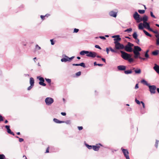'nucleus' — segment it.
I'll list each match as a JSON object with an SVG mask.
<instances>
[{"label":"nucleus","mask_w":159,"mask_h":159,"mask_svg":"<svg viewBox=\"0 0 159 159\" xmlns=\"http://www.w3.org/2000/svg\"><path fill=\"white\" fill-rule=\"evenodd\" d=\"M134 46V44L130 42H128L127 44L124 46V48L125 50L129 52H131L133 51V49L132 47Z\"/></svg>","instance_id":"1"},{"label":"nucleus","mask_w":159,"mask_h":159,"mask_svg":"<svg viewBox=\"0 0 159 159\" xmlns=\"http://www.w3.org/2000/svg\"><path fill=\"white\" fill-rule=\"evenodd\" d=\"M120 52L121 53V56L125 60H127L129 58L131 57V56L130 54L125 52L121 50H120Z\"/></svg>","instance_id":"2"},{"label":"nucleus","mask_w":159,"mask_h":159,"mask_svg":"<svg viewBox=\"0 0 159 159\" xmlns=\"http://www.w3.org/2000/svg\"><path fill=\"white\" fill-rule=\"evenodd\" d=\"M148 87L149 88V91L151 94L156 93L157 87L155 85H149Z\"/></svg>","instance_id":"3"},{"label":"nucleus","mask_w":159,"mask_h":159,"mask_svg":"<svg viewBox=\"0 0 159 159\" xmlns=\"http://www.w3.org/2000/svg\"><path fill=\"white\" fill-rule=\"evenodd\" d=\"M45 102L47 105H50L54 102V100L52 98L50 97H47L45 99Z\"/></svg>","instance_id":"4"},{"label":"nucleus","mask_w":159,"mask_h":159,"mask_svg":"<svg viewBox=\"0 0 159 159\" xmlns=\"http://www.w3.org/2000/svg\"><path fill=\"white\" fill-rule=\"evenodd\" d=\"M133 17L134 19L137 20V23L140 22L141 18L140 17V15L138 14L137 12L136 11L135 12L133 15Z\"/></svg>","instance_id":"5"},{"label":"nucleus","mask_w":159,"mask_h":159,"mask_svg":"<svg viewBox=\"0 0 159 159\" xmlns=\"http://www.w3.org/2000/svg\"><path fill=\"white\" fill-rule=\"evenodd\" d=\"M121 150L126 158V159H130L129 156V152L128 150L126 149H124L123 148H121Z\"/></svg>","instance_id":"6"},{"label":"nucleus","mask_w":159,"mask_h":159,"mask_svg":"<svg viewBox=\"0 0 159 159\" xmlns=\"http://www.w3.org/2000/svg\"><path fill=\"white\" fill-rule=\"evenodd\" d=\"M115 47L117 49H123L124 48V46L119 42L115 44Z\"/></svg>","instance_id":"7"},{"label":"nucleus","mask_w":159,"mask_h":159,"mask_svg":"<svg viewBox=\"0 0 159 159\" xmlns=\"http://www.w3.org/2000/svg\"><path fill=\"white\" fill-rule=\"evenodd\" d=\"M97 53L95 52L89 51L88 53L86 55V56L88 57L94 58L97 56Z\"/></svg>","instance_id":"8"},{"label":"nucleus","mask_w":159,"mask_h":159,"mask_svg":"<svg viewBox=\"0 0 159 159\" xmlns=\"http://www.w3.org/2000/svg\"><path fill=\"white\" fill-rule=\"evenodd\" d=\"M37 78L39 79V80L40 81L39 82V84L40 85L44 86H45L46 85V84L43 83V82L44 81V80L43 78L42 77H40L39 76H38L37 77Z\"/></svg>","instance_id":"9"},{"label":"nucleus","mask_w":159,"mask_h":159,"mask_svg":"<svg viewBox=\"0 0 159 159\" xmlns=\"http://www.w3.org/2000/svg\"><path fill=\"white\" fill-rule=\"evenodd\" d=\"M142 50V49L140 47L138 46H134V49H133V51L134 53V52H140Z\"/></svg>","instance_id":"10"},{"label":"nucleus","mask_w":159,"mask_h":159,"mask_svg":"<svg viewBox=\"0 0 159 159\" xmlns=\"http://www.w3.org/2000/svg\"><path fill=\"white\" fill-rule=\"evenodd\" d=\"M117 12L112 11L109 12V14L111 16L116 17L117 16Z\"/></svg>","instance_id":"11"},{"label":"nucleus","mask_w":159,"mask_h":159,"mask_svg":"<svg viewBox=\"0 0 159 159\" xmlns=\"http://www.w3.org/2000/svg\"><path fill=\"white\" fill-rule=\"evenodd\" d=\"M100 146H102V145L100 144L99 143L97 145H93L92 146V148L93 150L95 151H98L99 150V148H100V146Z\"/></svg>","instance_id":"12"},{"label":"nucleus","mask_w":159,"mask_h":159,"mask_svg":"<svg viewBox=\"0 0 159 159\" xmlns=\"http://www.w3.org/2000/svg\"><path fill=\"white\" fill-rule=\"evenodd\" d=\"M148 19V16L146 15H144L142 18H141L140 20V22L142 21H143V23L146 22Z\"/></svg>","instance_id":"13"},{"label":"nucleus","mask_w":159,"mask_h":159,"mask_svg":"<svg viewBox=\"0 0 159 159\" xmlns=\"http://www.w3.org/2000/svg\"><path fill=\"white\" fill-rule=\"evenodd\" d=\"M159 74V66L156 64H154V66L153 68Z\"/></svg>","instance_id":"14"},{"label":"nucleus","mask_w":159,"mask_h":159,"mask_svg":"<svg viewBox=\"0 0 159 159\" xmlns=\"http://www.w3.org/2000/svg\"><path fill=\"white\" fill-rule=\"evenodd\" d=\"M117 68L120 70H124L126 69V66L123 65H120L117 66Z\"/></svg>","instance_id":"15"},{"label":"nucleus","mask_w":159,"mask_h":159,"mask_svg":"<svg viewBox=\"0 0 159 159\" xmlns=\"http://www.w3.org/2000/svg\"><path fill=\"white\" fill-rule=\"evenodd\" d=\"M121 40V39L120 38V35H119L116 38L114 39V44H115L117 43H119V41H120Z\"/></svg>","instance_id":"16"},{"label":"nucleus","mask_w":159,"mask_h":159,"mask_svg":"<svg viewBox=\"0 0 159 159\" xmlns=\"http://www.w3.org/2000/svg\"><path fill=\"white\" fill-rule=\"evenodd\" d=\"M53 120L55 122L57 123H64V121L59 120L58 119L56 118H54Z\"/></svg>","instance_id":"17"},{"label":"nucleus","mask_w":159,"mask_h":159,"mask_svg":"<svg viewBox=\"0 0 159 159\" xmlns=\"http://www.w3.org/2000/svg\"><path fill=\"white\" fill-rule=\"evenodd\" d=\"M62 57L67 58L68 61H71V60L72 59H73L75 57L74 56H72V57H69L68 56H66V55H63Z\"/></svg>","instance_id":"18"},{"label":"nucleus","mask_w":159,"mask_h":159,"mask_svg":"<svg viewBox=\"0 0 159 159\" xmlns=\"http://www.w3.org/2000/svg\"><path fill=\"white\" fill-rule=\"evenodd\" d=\"M143 27L148 29L150 26L148 22H145L143 23Z\"/></svg>","instance_id":"19"},{"label":"nucleus","mask_w":159,"mask_h":159,"mask_svg":"<svg viewBox=\"0 0 159 159\" xmlns=\"http://www.w3.org/2000/svg\"><path fill=\"white\" fill-rule=\"evenodd\" d=\"M88 51L83 50L80 52V54L81 55H84L85 54H88Z\"/></svg>","instance_id":"20"},{"label":"nucleus","mask_w":159,"mask_h":159,"mask_svg":"<svg viewBox=\"0 0 159 159\" xmlns=\"http://www.w3.org/2000/svg\"><path fill=\"white\" fill-rule=\"evenodd\" d=\"M30 84L31 86H34V79L31 77L30 78Z\"/></svg>","instance_id":"21"},{"label":"nucleus","mask_w":159,"mask_h":159,"mask_svg":"<svg viewBox=\"0 0 159 159\" xmlns=\"http://www.w3.org/2000/svg\"><path fill=\"white\" fill-rule=\"evenodd\" d=\"M159 53V50H156L152 52V54L154 56H157L158 54Z\"/></svg>","instance_id":"22"},{"label":"nucleus","mask_w":159,"mask_h":159,"mask_svg":"<svg viewBox=\"0 0 159 159\" xmlns=\"http://www.w3.org/2000/svg\"><path fill=\"white\" fill-rule=\"evenodd\" d=\"M155 36L157 38L156 44L157 45H159V34H156Z\"/></svg>","instance_id":"23"},{"label":"nucleus","mask_w":159,"mask_h":159,"mask_svg":"<svg viewBox=\"0 0 159 159\" xmlns=\"http://www.w3.org/2000/svg\"><path fill=\"white\" fill-rule=\"evenodd\" d=\"M141 82L148 86L150 85V84L148 83L147 82L144 80H142L141 81Z\"/></svg>","instance_id":"24"},{"label":"nucleus","mask_w":159,"mask_h":159,"mask_svg":"<svg viewBox=\"0 0 159 159\" xmlns=\"http://www.w3.org/2000/svg\"><path fill=\"white\" fill-rule=\"evenodd\" d=\"M139 30H142L143 29V24L142 23H140L139 25Z\"/></svg>","instance_id":"25"},{"label":"nucleus","mask_w":159,"mask_h":159,"mask_svg":"<svg viewBox=\"0 0 159 159\" xmlns=\"http://www.w3.org/2000/svg\"><path fill=\"white\" fill-rule=\"evenodd\" d=\"M143 32L144 33V34L148 36L151 37H152V35L151 34H149L148 32H147L145 30H143Z\"/></svg>","instance_id":"26"},{"label":"nucleus","mask_w":159,"mask_h":159,"mask_svg":"<svg viewBox=\"0 0 159 159\" xmlns=\"http://www.w3.org/2000/svg\"><path fill=\"white\" fill-rule=\"evenodd\" d=\"M125 73L126 74H130L132 73V71L131 70H125Z\"/></svg>","instance_id":"27"},{"label":"nucleus","mask_w":159,"mask_h":159,"mask_svg":"<svg viewBox=\"0 0 159 159\" xmlns=\"http://www.w3.org/2000/svg\"><path fill=\"white\" fill-rule=\"evenodd\" d=\"M5 128L7 129V132L8 133H9L11 131L10 129V126L9 125H6Z\"/></svg>","instance_id":"28"},{"label":"nucleus","mask_w":159,"mask_h":159,"mask_svg":"<svg viewBox=\"0 0 159 159\" xmlns=\"http://www.w3.org/2000/svg\"><path fill=\"white\" fill-rule=\"evenodd\" d=\"M61 61L62 62H66L67 61H68L67 58L65 57L61 58Z\"/></svg>","instance_id":"29"},{"label":"nucleus","mask_w":159,"mask_h":159,"mask_svg":"<svg viewBox=\"0 0 159 159\" xmlns=\"http://www.w3.org/2000/svg\"><path fill=\"white\" fill-rule=\"evenodd\" d=\"M133 38L135 39L137 38V34L136 32H134L133 34Z\"/></svg>","instance_id":"30"},{"label":"nucleus","mask_w":159,"mask_h":159,"mask_svg":"<svg viewBox=\"0 0 159 159\" xmlns=\"http://www.w3.org/2000/svg\"><path fill=\"white\" fill-rule=\"evenodd\" d=\"M136 74H140L141 72V70L140 69H138L134 70Z\"/></svg>","instance_id":"31"},{"label":"nucleus","mask_w":159,"mask_h":159,"mask_svg":"<svg viewBox=\"0 0 159 159\" xmlns=\"http://www.w3.org/2000/svg\"><path fill=\"white\" fill-rule=\"evenodd\" d=\"M145 11L144 10H138V12L141 14H143L145 13Z\"/></svg>","instance_id":"32"},{"label":"nucleus","mask_w":159,"mask_h":159,"mask_svg":"<svg viewBox=\"0 0 159 159\" xmlns=\"http://www.w3.org/2000/svg\"><path fill=\"white\" fill-rule=\"evenodd\" d=\"M85 146L89 149H91L92 147V146L89 145L87 144H85Z\"/></svg>","instance_id":"33"},{"label":"nucleus","mask_w":159,"mask_h":159,"mask_svg":"<svg viewBox=\"0 0 159 159\" xmlns=\"http://www.w3.org/2000/svg\"><path fill=\"white\" fill-rule=\"evenodd\" d=\"M132 31V29L131 28H129L126 29L125 30V32H131Z\"/></svg>","instance_id":"34"},{"label":"nucleus","mask_w":159,"mask_h":159,"mask_svg":"<svg viewBox=\"0 0 159 159\" xmlns=\"http://www.w3.org/2000/svg\"><path fill=\"white\" fill-rule=\"evenodd\" d=\"M5 156L3 154H0V159H5Z\"/></svg>","instance_id":"35"},{"label":"nucleus","mask_w":159,"mask_h":159,"mask_svg":"<svg viewBox=\"0 0 159 159\" xmlns=\"http://www.w3.org/2000/svg\"><path fill=\"white\" fill-rule=\"evenodd\" d=\"M127 60H128L129 62H131L134 61V59L133 58L130 57L128 59H127Z\"/></svg>","instance_id":"36"},{"label":"nucleus","mask_w":159,"mask_h":159,"mask_svg":"<svg viewBox=\"0 0 159 159\" xmlns=\"http://www.w3.org/2000/svg\"><path fill=\"white\" fill-rule=\"evenodd\" d=\"M80 66H82L84 68H85V64L83 62L80 63Z\"/></svg>","instance_id":"37"},{"label":"nucleus","mask_w":159,"mask_h":159,"mask_svg":"<svg viewBox=\"0 0 159 159\" xmlns=\"http://www.w3.org/2000/svg\"><path fill=\"white\" fill-rule=\"evenodd\" d=\"M45 80L48 83L50 84L51 83V80L49 79L45 78Z\"/></svg>","instance_id":"38"},{"label":"nucleus","mask_w":159,"mask_h":159,"mask_svg":"<svg viewBox=\"0 0 159 159\" xmlns=\"http://www.w3.org/2000/svg\"><path fill=\"white\" fill-rule=\"evenodd\" d=\"M64 123H66L67 124H70V120H67L66 121H64Z\"/></svg>","instance_id":"39"},{"label":"nucleus","mask_w":159,"mask_h":159,"mask_svg":"<svg viewBox=\"0 0 159 159\" xmlns=\"http://www.w3.org/2000/svg\"><path fill=\"white\" fill-rule=\"evenodd\" d=\"M159 141L157 140H156V142L155 144V147L157 148L158 146V143Z\"/></svg>","instance_id":"40"},{"label":"nucleus","mask_w":159,"mask_h":159,"mask_svg":"<svg viewBox=\"0 0 159 159\" xmlns=\"http://www.w3.org/2000/svg\"><path fill=\"white\" fill-rule=\"evenodd\" d=\"M150 15H151V16L152 17H153V18H156L155 16L153 15V12L152 11H151L150 12Z\"/></svg>","instance_id":"41"},{"label":"nucleus","mask_w":159,"mask_h":159,"mask_svg":"<svg viewBox=\"0 0 159 159\" xmlns=\"http://www.w3.org/2000/svg\"><path fill=\"white\" fill-rule=\"evenodd\" d=\"M135 101L138 104H140L141 102H140L139 100H138L136 98L135 99Z\"/></svg>","instance_id":"42"},{"label":"nucleus","mask_w":159,"mask_h":159,"mask_svg":"<svg viewBox=\"0 0 159 159\" xmlns=\"http://www.w3.org/2000/svg\"><path fill=\"white\" fill-rule=\"evenodd\" d=\"M81 74V72L80 71H79L76 74V75L77 76H80Z\"/></svg>","instance_id":"43"},{"label":"nucleus","mask_w":159,"mask_h":159,"mask_svg":"<svg viewBox=\"0 0 159 159\" xmlns=\"http://www.w3.org/2000/svg\"><path fill=\"white\" fill-rule=\"evenodd\" d=\"M79 30L78 29L75 28L74 30V32L76 33L78 32Z\"/></svg>","instance_id":"44"},{"label":"nucleus","mask_w":159,"mask_h":159,"mask_svg":"<svg viewBox=\"0 0 159 159\" xmlns=\"http://www.w3.org/2000/svg\"><path fill=\"white\" fill-rule=\"evenodd\" d=\"M36 48L38 50H40L41 49L40 47L38 45H36Z\"/></svg>","instance_id":"45"},{"label":"nucleus","mask_w":159,"mask_h":159,"mask_svg":"<svg viewBox=\"0 0 159 159\" xmlns=\"http://www.w3.org/2000/svg\"><path fill=\"white\" fill-rule=\"evenodd\" d=\"M144 56L145 57H146L147 58H148L149 57V56L148 53H145Z\"/></svg>","instance_id":"46"},{"label":"nucleus","mask_w":159,"mask_h":159,"mask_svg":"<svg viewBox=\"0 0 159 159\" xmlns=\"http://www.w3.org/2000/svg\"><path fill=\"white\" fill-rule=\"evenodd\" d=\"M134 54V57L136 59L138 58H139V56L138 55H136V54Z\"/></svg>","instance_id":"47"},{"label":"nucleus","mask_w":159,"mask_h":159,"mask_svg":"<svg viewBox=\"0 0 159 159\" xmlns=\"http://www.w3.org/2000/svg\"><path fill=\"white\" fill-rule=\"evenodd\" d=\"M109 49L112 52H115V50L113 49L111 47H109Z\"/></svg>","instance_id":"48"},{"label":"nucleus","mask_w":159,"mask_h":159,"mask_svg":"<svg viewBox=\"0 0 159 159\" xmlns=\"http://www.w3.org/2000/svg\"><path fill=\"white\" fill-rule=\"evenodd\" d=\"M95 48H98L100 49H101V47L98 45H95Z\"/></svg>","instance_id":"49"},{"label":"nucleus","mask_w":159,"mask_h":159,"mask_svg":"<svg viewBox=\"0 0 159 159\" xmlns=\"http://www.w3.org/2000/svg\"><path fill=\"white\" fill-rule=\"evenodd\" d=\"M33 86H31L30 85L28 88H27L28 90H30Z\"/></svg>","instance_id":"50"},{"label":"nucleus","mask_w":159,"mask_h":159,"mask_svg":"<svg viewBox=\"0 0 159 159\" xmlns=\"http://www.w3.org/2000/svg\"><path fill=\"white\" fill-rule=\"evenodd\" d=\"M152 32L153 33L156 34H158V31H157V30H153Z\"/></svg>","instance_id":"51"},{"label":"nucleus","mask_w":159,"mask_h":159,"mask_svg":"<svg viewBox=\"0 0 159 159\" xmlns=\"http://www.w3.org/2000/svg\"><path fill=\"white\" fill-rule=\"evenodd\" d=\"M99 38H100L101 39H104V40L106 39L105 37H104V36H100L99 37Z\"/></svg>","instance_id":"52"},{"label":"nucleus","mask_w":159,"mask_h":159,"mask_svg":"<svg viewBox=\"0 0 159 159\" xmlns=\"http://www.w3.org/2000/svg\"><path fill=\"white\" fill-rule=\"evenodd\" d=\"M19 141L20 142H21L24 141V139L22 138H19Z\"/></svg>","instance_id":"53"},{"label":"nucleus","mask_w":159,"mask_h":159,"mask_svg":"<svg viewBox=\"0 0 159 159\" xmlns=\"http://www.w3.org/2000/svg\"><path fill=\"white\" fill-rule=\"evenodd\" d=\"M141 103H142L143 107V108H145V105L143 101H141Z\"/></svg>","instance_id":"54"},{"label":"nucleus","mask_w":159,"mask_h":159,"mask_svg":"<svg viewBox=\"0 0 159 159\" xmlns=\"http://www.w3.org/2000/svg\"><path fill=\"white\" fill-rule=\"evenodd\" d=\"M78 128L79 130H82L83 128L82 126H78Z\"/></svg>","instance_id":"55"},{"label":"nucleus","mask_w":159,"mask_h":159,"mask_svg":"<svg viewBox=\"0 0 159 159\" xmlns=\"http://www.w3.org/2000/svg\"><path fill=\"white\" fill-rule=\"evenodd\" d=\"M45 17V16H44L41 15L40 16L41 18L43 20L44 19Z\"/></svg>","instance_id":"56"},{"label":"nucleus","mask_w":159,"mask_h":159,"mask_svg":"<svg viewBox=\"0 0 159 159\" xmlns=\"http://www.w3.org/2000/svg\"><path fill=\"white\" fill-rule=\"evenodd\" d=\"M148 30L152 32L153 30L150 27V26L148 29Z\"/></svg>","instance_id":"57"},{"label":"nucleus","mask_w":159,"mask_h":159,"mask_svg":"<svg viewBox=\"0 0 159 159\" xmlns=\"http://www.w3.org/2000/svg\"><path fill=\"white\" fill-rule=\"evenodd\" d=\"M139 52H134V53L136 54V55H138L139 56L140 55V53Z\"/></svg>","instance_id":"58"},{"label":"nucleus","mask_w":159,"mask_h":159,"mask_svg":"<svg viewBox=\"0 0 159 159\" xmlns=\"http://www.w3.org/2000/svg\"><path fill=\"white\" fill-rule=\"evenodd\" d=\"M50 41L51 42V43L52 45H53L54 44V43L53 42V39H51Z\"/></svg>","instance_id":"59"},{"label":"nucleus","mask_w":159,"mask_h":159,"mask_svg":"<svg viewBox=\"0 0 159 159\" xmlns=\"http://www.w3.org/2000/svg\"><path fill=\"white\" fill-rule=\"evenodd\" d=\"M72 65L73 66H80V64H73Z\"/></svg>","instance_id":"60"},{"label":"nucleus","mask_w":159,"mask_h":159,"mask_svg":"<svg viewBox=\"0 0 159 159\" xmlns=\"http://www.w3.org/2000/svg\"><path fill=\"white\" fill-rule=\"evenodd\" d=\"M106 52H107V54H108L109 53V49L108 48H106Z\"/></svg>","instance_id":"61"},{"label":"nucleus","mask_w":159,"mask_h":159,"mask_svg":"<svg viewBox=\"0 0 159 159\" xmlns=\"http://www.w3.org/2000/svg\"><path fill=\"white\" fill-rule=\"evenodd\" d=\"M139 88V86H138V84H137L136 85H135V89H137Z\"/></svg>","instance_id":"62"},{"label":"nucleus","mask_w":159,"mask_h":159,"mask_svg":"<svg viewBox=\"0 0 159 159\" xmlns=\"http://www.w3.org/2000/svg\"><path fill=\"white\" fill-rule=\"evenodd\" d=\"M3 120V119L2 117L0 115V121H2Z\"/></svg>","instance_id":"63"},{"label":"nucleus","mask_w":159,"mask_h":159,"mask_svg":"<svg viewBox=\"0 0 159 159\" xmlns=\"http://www.w3.org/2000/svg\"><path fill=\"white\" fill-rule=\"evenodd\" d=\"M136 40V43L138 44H139V40L138 39V38H137V39H135Z\"/></svg>","instance_id":"64"}]
</instances>
